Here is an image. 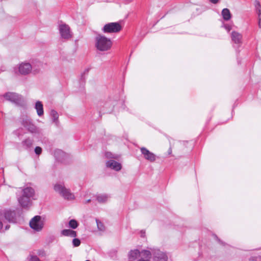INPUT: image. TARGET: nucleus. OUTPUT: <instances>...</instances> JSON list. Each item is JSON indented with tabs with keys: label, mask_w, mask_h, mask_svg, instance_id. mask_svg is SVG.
I'll return each mask as SVG.
<instances>
[{
	"label": "nucleus",
	"mask_w": 261,
	"mask_h": 261,
	"mask_svg": "<svg viewBox=\"0 0 261 261\" xmlns=\"http://www.w3.org/2000/svg\"><path fill=\"white\" fill-rule=\"evenodd\" d=\"M95 46L100 51H107L109 50L112 45L111 40L105 36L98 34L95 38Z\"/></svg>",
	"instance_id": "1"
},
{
	"label": "nucleus",
	"mask_w": 261,
	"mask_h": 261,
	"mask_svg": "<svg viewBox=\"0 0 261 261\" xmlns=\"http://www.w3.org/2000/svg\"><path fill=\"white\" fill-rule=\"evenodd\" d=\"M4 97L8 101H10L16 106L20 107H24L26 106V102L23 96L14 92H6L3 95Z\"/></svg>",
	"instance_id": "2"
},
{
	"label": "nucleus",
	"mask_w": 261,
	"mask_h": 261,
	"mask_svg": "<svg viewBox=\"0 0 261 261\" xmlns=\"http://www.w3.org/2000/svg\"><path fill=\"white\" fill-rule=\"evenodd\" d=\"M122 29L121 24L118 22H110L106 24L102 29L105 33H115L120 32Z\"/></svg>",
	"instance_id": "3"
},
{
	"label": "nucleus",
	"mask_w": 261,
	"mask_h": 261,
	"mask_svg": "<svg viewBox=\"0 0 261 261\" xmlns=\"http://www.w3.org/2000/svg\"><path fill=\"white\" fill-rule=\"evenodd\" d=\"M20 212L18 210H6L4 212L5 219L10 223H16L18 217H20Z\"/></svg>",
	"instance_id": "4"
},
{
	"label": "nucleus",
	"mask_w": 261,
	"mask_h": 261,
	"mask_svg": "<svg viewBox=\"0 0 261 261\" xmlns=\"http://www.w3.org/2000/svg\"><path fill=\"white\" fill-rule=\"evenodd\" d=\"M54 190L55 191L59 193L65 199H72L74 198V195L70 192V190L65 188L61 185H55Z\"/></svg>",
	"instance_id": "5"
},
{
	"label": "nucleus",
	"mask_w": 261,
	"mask_h": 261,
	"mask_svg": "<svg viewBox=\"0 0 261 261\" xmlns=\"http://www.w3.org/2000/svg\"><path fill=\"white\" fill-rule=\"evenodd\" d=\"M30 226L34 230L39 231L43 227V222L40 216H35L30 222Z\"/></svg>",
	"instance_id": "6"
},
{
	"label": "nucleus",
	"mask_w": 261,
	"mask_h": 261,
	"mask_svg": "<svg viewBox=\"0 0 261 261\" xmlns=\"http://www.w3.org/2000/svg\"><path fill=\"white\" fill-rule=\"evenodd\" d=\"M59 32L62 39L68 40L71 37L70 28L66 24H61L59 26Z\"/></svg>",
	"instance_id": "7"
},
{
	"label": "nucleus",
	"mask_w": 261,
	"mask_h": 261,
	"mask_svg": "<svg viewBox=\"0 0 261 261\" xmlns=\"http://www.w3.org/2000/svg\"><path fill=\"white\" fill-rule=\"evenodd\" d=\"M153 261H167L168 256L166 254L158 249L152 250Z\"/></svg>",
	"instance_id": "8"
},
{
	"label": "nucleus",
	"mask_w": 261,
	"mask_h": 261,
	"mask_svg": "<svg viewBox=\"0 0 261 261\" xmlns=\"http://www.w3.org/2000/svg\"><path fill=\"white\" fill-rule=\"evenodd\" d=\"M140 149L141 154L145 160L150 162H154L156 160V155L146 148L142 147Z\"/></svg>",
	"instance_id": "9"
},
{
	"label": "nucleus",
	"mask_w": 261,
	"mask_h": 261,
	"mask_svg": "<svg viewBox=\"0 0 261 261\" xmlns=\"http://www.w3.org/2000/svg\"><path fill=\"white\" fill-rule=\"evenodd\" d=\"M32 198L27 197L23 195L18 198V201L20 206L25 209L29 208L32 204Z\"/></svg>",
	"instance_id": "10"
},
{
	"label": "nucleus",
	"mask_w": 261,
	"mask_h": 261,
	"mask_svg": "<svg viewBox=\"0 0 261 261\" xmlns=\"http://www.w3.org/2000/svg\"><path fill=\"white\" fill-rule=\"evenodd\" d=\"M33 68L29 63H22L19 66V72L22 75H27L30 73Z\"/></svg>",
	"instance_id": "11"
},
{
	"label": "nucleus",
	"mask_w": 261,
	"mask_h": 261,
	"mask_svg": "<svg viewBox=\"0 0 261 261\" xmlns=\"http://www.w3.org/2000/svg\"><path fill=\"white\" fill-rule=\"evenodd\" d=\"M231 38L234 43L240 45L242 43V35L236 31H232L231 33Z\"/></svg>",
	"instance_id": "12"
},
{
	"label": "nucleus",
	"mask_w": 261,
	"mask_h": 261,
	"mask_svg": "<svg viewBox=\"0 0 261 261\" xmlns=\"http://www.w3.org/2000/svg\"><path fill=\"white\" fill-rule=\"evenodd\" d=\"M106 166L107 167L110 168L116 171H120L122 168L121 164L114 160L108 161L106 163Z\"/></svg>",
	"instance_id": "13"
},
{
	"label": "nucleus",
	"mask_w": 261,
	"mask_h": 261,
	"mask_svg": "<svg viewBox=\"0 0 261 261\" xmlns=\"http://www.w3.org/2000/svg\"><path fill=\"white\" fill-rule=\"evenodd\" d=\"M22 195L27 196L29 198H31L33 199H35L34 197L35 196V190L33 188L30 187H27L24 188L22 191Z\"/></svg>",
	"instance_id": "14"
},
{
	"label": "nucleus",
	"mask_w": 261,
	"mask_h": 261,
	"mask_svg": "<svg viewBox=\"0 0 261 261\" xmlns=\"http://www.w3.org/2000/svg\"><path fill=\"white\" fill-rule=\"evenodd\" d=\"M22 125L31 133H35L37 131V127L30 121L27 120H23Z\"/></svg>",
	"instance_id": "15"
},
{
	"label": "nucleus",
	"mask_w": 261,
	"mask_h": 261,
	"mask_svg": "<svg viewBox=\"0 0 261 261\" xmlns=\"http://www.w3.org/2000/svg\"><path fill=\"white\" fill-rule=\"evenodd\" d=\"M35 108L36 110L37 113L39 117H41L43 115V106L41 101H37L35 103Z\"/></svg>",
	"instance_id": "16"
},
{
	"label": "nucleus",
	"mask_w": 261,
	"mask_h": 261,
	"mask_svg": "<svg viewBox=\"0 0 261 261\" xmlns=\"http://www.w3.org/2000/svg\"><path fill=\"white\" fill-rule=\"evenodd\" d=\"M55 155L57 160H58L59 162L64 163V158L66 157L67 154L61 150L58 149L55 151Z\"/></svg>",
	"instance_id": "17"
},
{
	"label": "nucleus",
	"mask_w": 261,
	"mask_h": 261,
	"mask_svg": "<svg viewBox=\"0 0 261 261\" xmlns=\"http://www.w3.org/2000/svg\"><path fill=\"white\" fill-rule=\"evenodd\" d=\"M61 235L64 236H69L75 238L77 236V233L75 231L71 229H65L61 231Z\"/></svg>",
	"instance_id": "18"
},
{
	"label": "nucleus",
	"mask_w": 261,
	"mask_h": 261,
	"mask_svg": "<svg viewBox=\"0 0 261 261\" xmlns=\"http://www.w3.org/2000/svg\"><path fill=\"white\" fill-rule=\"evenodd\" d=\"M140 251L138 249L130 250L129 252L128 258L129 259L136 260L140 257Z\"/></svg>",
	"instance_id": "19"
},
{
	"label": "nucleus",
	"mask_w": 261,
	"mask_h": 261,
	"mask_svg": "<svg viewBox=\"0 0 261 261\" xmlns=\"http://www.w3.org/2000/svg\"><path fill=\"white\" fill-rule=\"evenodd\" d=\"M152 254V251L147 250H143L140 251V258H144L145 259H149L150 258Z\"/></svg>",
	"instance_id": "20"
},
{
	"label": "nucleus",
	"mask_w": 261,
	"mask_h": 261,
	"mask_svg": "<svg viewBox=\"0 0 261 261\" xmlns=\"http://www.w3.org/2000/svg\"><path fill=\"white\" fill-rule=\"evenodd\" d=\"M222 15L224 20L228 21L231 17V14L229 10L227 8H224L222 11Z\"/></svg>",
	"instance_id": "21"
},
{
	"label": "nucleus",
	"mask_w": 261,
	"mask_h": 261,
	"mask_svg": "<svg viewBox=\"0 0 261 261\" xmlns=\"http://www.w3.org/2000/svg\"><path fill=\"white\" fill-rule=\"evenodd\" d=\"M33 143V140L30 138H28L23 140L21 144L22 146L26 149H28L32 147Z\"/></svg>",
	"instance_id": "22"
},
{
	"label": "nucleus",
	"mask_w": 261,
	"mask_h": 261,
	"mask_svg": "<svg viewBox=\"0 0 261 261\" xmlns=\"http://www.w3.org/2000/svg\"><path fill=\"white\" fill-rule=\"evenodd\" d=\"M96 200L99 203H106L109 198L107 194H99L96 195Z\"/></svg>",
	"instance_id": "23"
},
{
	"label": "nucleus",
	"mask_w": 261,
	"mask_h": 261,
	"mask_svg": "<svg viewBox=\"0 0 261 261\" xmlns=\"http://www.w3.org/2000/svg\"><path fill=\"white\" fill-rule=\"evenodd\" d=\"M50 115L54 122H57L58 121L59 115L56 111L55 110H51Z\"/></svg>",
	"instance_id": "24"
},
{
	"label": "nucleus",
	"mask_w": 261,
	"mask_h": 261,
	"mask_svg": "<svg viewBox=\"0 0 261 261\" xmlns=\"http://www.w3.org/2000/svg\"><path fill=\"white\" fill-rule=\"evenodd\" d=\"M79 226V223L75 219H71L69 221V226L72 229H75Z\"/></svg>",
	"instance_id": "25"
},
{
	"label": "nucleus",
	"mask_w": 261,
	"mask_h": 261,
	"mask_svg": "<svg viewBox=\"0 0 261 261\" xmlns=\"http://www.w3.org/2000/svg\"><path fill=\"white\" fill-rule=\"evenodd\" d=\"M96 223L98 230L100 231H104L105 230V227L103 224L99 220L96 219Z\"/></svg>",
	"instance_id": "26"
},
{
	"label": "nucleus",
	"mask_w": 261,
	"mask_h": 261,
	"mask_svg": "<svg viewBox=\"0 0 261 261\" xmlns=\"http://www.w3.org/2000/svg\"><path fill=\"white\" fill-rule=\"evenodd\" d=\"M81 241L79 239L74 238L72 240V245L74 247H79L81 245Z\"/></svg>",
	"instance_id": "27"
},
{
	"label": "nucleus",
	"mask_w": 261,
	"mask_h": 261,
	"mask_svg": "<svg viewBox=\"0 0 261 261\" xmlns=\"http://www.w3.org/2000/svg\"><path fill=\"white\" fill-rule=\"evenodd\" d=\"M255 7L256 8V12L257 14L261 13V6L259 2V1H255Z\"/></svg>",
	"instance_id": "28"
},
{
	"label": "nucleus",
	"mask_w": 261,
	"mask_h": 261,
	"mask_svg": "<svg viewBox=\"0 0 261 261\" xmlns=\"http://www.w3.org/2000/svg\"><path fill=\"white\" fill-rule=\"evenodd\" d=\"M89 70H90L89 68H87V69H85L84 72L83 73H82V74H81V81H83L84 82L85 81V75L88 74V73L89 71Z\"/></svg>",
	"instance_id": "29"
},
{
	"label": "nucleus",
	"mask_w": 261,
	"mask_h": 261,
	"mask_svg": "<svg viewBox=\"0 0 261 261\" xmlns=\"http://www.w3.org/2000/svg\"><path fill=\"white\" fill-rule=\"evenodd\" d=\"M29 257V261H40V259L36 255H30Z\"/></svg>",
	"instance_id": "30"
},
{
	"label": "nucleus",
	"mask_w": 261,
	"mask_h": 261,
	"mask_svg": "<svg viewBox=\"0 0 261 261\" xmlns=\"http://www.w3.org/2000/svg\"><path fill=\"white\" fill-rule=\"evenodd\" d=\"M42 149L41 147H40L39 146H37L35 147V152L37 155H39L41 154L42 153Z\"/></svg>",
	"instance_id": "31"
},
{
	"label": "nucleus",
	"mask_w": 261,
	"mask_h": 261,
	"mask_svg": "<svg viewBox=\"0 0 261 261\" xmlns=\"http://www.w3.org/2000/svg\"><path fill=\"white\" fill-rule=\"evenodd\" d=\"M215 239L218 241V242L221 245L224 246L225 245V243L221 241L216 234H214Z\"/></svg>",
	"instance_id": "32"
},
{
	"label": "nucleus",
	"mask_w": 261,
	"mask_h": 261,
	"mask_svg": "<svg viewBox=\"0 0 261 261\" xmlns=\"http://www.w3.org/2000/svg\"><path fill=\"white\" fill-rule=\"evenodd\" d=\"M224 28L228 32H229L231 30V27L229 24H225Z\"/></svg>",
	"instance_id": "33"
},
{
	"label": "nucleus",
	"mask_w": 261,
	"mask_h": 261,
	"mask_svg": "<svg viewBox=\"0 0 261 261\" xmlns=\"http://www.w3.org/2000/svg\"><path fill=\"white\" fill-rule=\"evenodd\" d=\"M258 26L260 28H261V13L258 14Z\"/></svg>",
	"instance_id": "34"
},
{
	"label": "nucleus",
	"mask_w": 261,
	"mask_h": 261,
	"mask_svg": "<svg viewBox=\"0 0 261 261\" xmlns=\"http://www.w3.org/2000/svg\"><path fill=\"white\" fill-rule=\"evenodd\" d=\"M209 1L214 4H216L219 2V0H209Z\"/></svg>",
	"instance_id": "35"
},
{
	"label": "nucleus",
	"mask_w": 261,
	"mask_h": 261,
	"mask_svg": "<svg viewBox=\"0 0 261 261\" xmlns=\"http://www.w3.org/2000/svg\"><path fill=\"white\" fill-rule=\"evenodd\" d=\"M256 259H255L254 257H251L249 258V261H255Z\"/></svg>",
	"instance_id": "36"
},
{
	"label": "nucleus",
	"mask_w": 261,
	"mask_h": 261,
	"mask_svg": "<svg viewBox=\"0 0 261 261\" xmlns=\"http://www.w3.org/2000/svg\"><path fill=\"white\" fill-rule=\"evenodd\" d=\"M107 158H112L110 155H111V153L110 152H107L106 154Z\"/></svg>",
	"instance_id": "37"
},
{
	"label": "nucleus",
	"mask_w": 261,
	"mask_h": 261,
	"mask_svg": "<svg viewBox=\"0 0 261 261\" xmlns=\"http://www.w3.org/2000/svg\"><path fill=\"white\" fill-rule=\"evenodd\" d=\"M172 153V148L171 147H170L168 150V154H171Z\"/></svg>",
	"instance_id": "38"
},
{
	"label": "nucleus",
	"mask_w": 261,
	"mask_h": 261,
	"mask_svg": "<svg viewBox=\"0 0 261 261\" xmlns=\"http://www.w3.org/2000/svg\"><path fill=\"white\" fill-rule=\"evenodd\" d=\"M138 261H150L149 259H145L144 258H140Z\"/></svg>",
	"instance_id": "39"
},
{
	"label": "nucleus",
	"mask_w": 261,
	"mask_h": 261,
	"mask_svg": "<svg viewBox=\"0 0 261 261\" xmlns=\"http://www.w3.org/2000/svg\"><path fill=\"white\" fill-rule=\"evenodd\" d=\"M9 228H10V225H7L5 226V230H8Z\"/></svg>",
	"instance_id": "40"
},
{
	"label": "nucleus",
	"mask_w": 261,
	"mask_h": 261,
	"mask_svg": "<svg viewBox=\"0 0 261 261\" xmlns=\"http://www.w3.org/2000/svg\"><path fill=\"white\" fill-rule=\"evenodd\" d=\"M145 234V232L143 231V230L141 231V237H144Z\"/></svg>",
	"instance_id": "41"
},
{
	"label": "nucleus",
	"mask_w": 261,
	"mask_h": 261,
	"mask_svg": "<svg viewBox=\"0 0 261 261\" xmlns=\"http://www.w3.org/2000/svg\"><path fill=\"white\" fill-rule=\"evenodd\" d=\"M3 227V223L2 222L0 221V230Z\"/></svg>",
	"instance_id": "42"
},
{
	"label": "nucleus",
	"mask_w": 261,
	"mask_h": 261,
	"mask_svg": "<svg viewBox=\"0 0 261 261\" xmlns=\"http://www.w3.org/2000/svg\"><path fill=\"white\" fill-rule=\"evenodd\" d=\"M90 202H91V199H88L85 202V203L87 204L88 203H89Z\"/></svg>",
	"instance_id": "43"
},
{
	"label": "nucleus",
	"mask_w": 261,
	"mask_h": 261,
	"mask_svg": "<svg viewBox=\"0 0 261 261\" xmlns=\"http://www.w3.org/2000/svg\"><path fill=\"white\" fill-rule=\"evenodd\" d=\"M101 112L99 111V115H100V116H101Z\"/></svg>",
	"instance_id": "44"
},
{
	"label": "nucleus",
	"mask_w": 261,
	"mask_h": 261,
	"mask_svg": "<svg viewBox=\"0 0 261 261\" xmlns=\"http://www.w3.org/2000/svg\"><path fill=\"white\" fill-rule=\"evenodd\" d=\"M103 113H107L108 112H105V110H103Z\"/></svg>",
	"instance_id": "45"
},
{
	"label": "nucleus",
	"mask_w": 261,
	"mask_h": 261,
	"mask_svg": "<svg viewBox=\"0 0 261 261\" xmlns=\"http://www.w3.org/2000/svg\"><path fill=\"white\" fill-rule=\"evenodd\" d=\"M103 113H107L108 112H105V110H103Z\"/></svg>",
	"instance_id": "46"
},
{
	"label": "nucleus",
	"mask_w": 261,
	"mask_h": 261,
	"mask_svg": "<svg viewBox=\"0 0 261 261\" xmlns=\"http://www.w3.org/2000/svg\"><path fill=\"white\" fill-rule=\"evenodd\" d=\"M39 255H41V251H40V252L39 253Z\"/></svg>",
	"instance_id": "47"
},
{
	"label": "nucleus",
	"mask_w": 261,
	"mask_h": 261,
	"mask_svg": "<svg viewBox=\"0 0 261 261\" xmlns=\"http://www.w3.org/2000/svg\"><path fill=\"white\" fill-rule=\"evenodd\" d=\"M41 252H42V254H43V253H44V251H41Z\"/></svg>",
	"instance_id": "48"
}]
</instances>
